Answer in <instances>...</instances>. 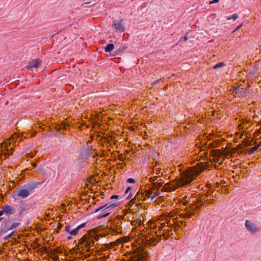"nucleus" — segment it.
<instances>
[{"label":"nucleus","instance_id":"5","mask_svg":"<svg viewBox=\"0 0 261 261\" xmlns=\"http://www.w3.org/2000/svg\"><path fill=\"white\" fill-rule=\"evenodd\" d=\"M94 244L93 238L88 236H83L79 240V245L81 249L83 251H86V252H89L90 251V248L93 247Z\"/></svg>","mask_w":261,"mask_h":261},{"label":"nucleus","instance_id":"20","mask_svg":"<svg viewBox=\"0 0 261 261\" xmlns=\"http://www.w3.org/2000/svg\"><path fill=\"white\" fill-rule=\"evenodd\" d=\"M225 65L224 63L223 62H220V63H219L217 64H216L213 68L214 69H218V68H221V67H223Z\"/></svg>","mask_w":261,"mask_h":261},{"label":"nucleus","instance_id":"34","mask_svg":"<svg viewBox=\"0 0 261 261\" xmlns=\"http://www.w3.org/2000/svg\"><path fill=\"white\" fill-rule=\"evenodd\" d=\"M118 159L120 160V161H124V158L123 156H120L118 158Z\"/></svg>","mask_w":261,"mask_h":261},{"label":"nucleus","instance_id":"21","mask_svg":"<svg viewBox=\"0 0 261 261\" xmlns=\"http://www.w3.org/2000/svg\"><path fill=\"white\" fill-rule=\"evenodd\" d=\"M15 232V230L12 231V232L10 233H9L8 235L5 237L4 240H7L11 238L14 234Z\"/></svg>","mask_w":261,"mask_h":261},{"label":"nucleus","instance_id":"12","mask_svg":"<svg viewBox=\"0 0 261 261\" xmlns=\"http://www.w3.org/2000/svg\"><path fill=\"white\" fill-rule=\"evenodd\" d=\"M122 20H114L113 22V27L117 31L123 32L125 31V27L122 24Z\"/></svg>","mask_w":261,"mask_h":261},{"label":"nucleus","instance_id":"33","mask_svg":"<svg viewBox=\"0 0 261 261\" xmlns=\"http://www.w3.org/2000/svg\"><path fill=\"white\" fill-rule=\"evenodd\" d=\"M118 198V196L116 195H113L111 197V199H117Z\"/></svg>","mask_w":261,"mask_h":261},{"label":"nucleus","instance_id":"23","mask_svg":"<svg viewBox=\"0 0 261 261\" xmlns=\"http://www.w3.org/2000/svg\"><path fill=\"white\" fill-rule=\"evenodd\" d=\"M126 48L125 46L120 47L116 50V54L118 55L123 51Z\"/></svg>","mask_w":261,"mask_h":261},{"label":"nucleus","instance_id":"6","mask_svg":"<svg viewBox=\"0 0 261 261\" xmlns=\"http://www.w3.org/2000/svg\"><path fill=\"white\" fill-rule=\"evenodd\" d=\"M147 253L141 247L134 250V252L130 258L126 261H145Z\"/></svg>","mask_w":261,"mask_h":261},{"label":"nucleus","instance_id":"14","mask_svg":"<svg viewBox=\"0 0 261 261\" xmlns=\"http://www.w3.org/2000/svg\"><path fill=\"white\" fill-rule=\"evenodd\" d=\"M85 224H86L85 223H83V224L79 225L78 226H77L75 228L72 229V230L70 232V234H71L72 236L76 235L79 233V230L85 226Z\"/></svg>","mask_w":261,"mask_h":261},{"label":"nucleus","instance_id":"22","mask_svg":"<svg viewBox=\"0 0 261 261\" xmlns=\"http://www.w3.org/2000/svg\"><path fill=\"white\" fill-rule=\"evenodd\" d=\"M239 17L238 14H233L232 16H227V20H230L231 19H233V20H236Z\"/></svg>","mask_w":261,"mask_h":261},{"label":"nucleus","instance_id":"2","mask_svg":"<svg viewBox=\"0 0 261 261\" xmlns=\"http://www.w3.org/2000/svg\"><path fill=\"white\" fill-rule=\"evenodd\" d=\"M196 177V166L189 168L181 174V177L176 180L175 183L165 184L164 189L166 191L175 190L178 187L191 183Z\"/></svg>","mask_w":261,"mask_h":261},{"label":"nucleus","instance_id":"36","mask_svg":"<svg viewBox=\"0 0 261 261\" xmlns=\"http://www.w3.org/2000/svg\"><path fill=\"white\" fill-rule=\"evenodd\" d=\"M158 185L159 187L160 188V187H162L163 184H162V182H161V183H158Z\"/></svg>","mask_w":261,"mask_h":261},{"label":"nucleus","instance_id":"16","mask_svg":"<svg viewBox=\"0 0 261 261\" xmlns=\"http://www.w3.org/2000/svg\"><path fill=\"white\" fill-rule=\"evenodd\" d=\"M207 153V152H205V151H203V150L202 148H201L199 152L198 153H197V161L198 160L199 157H200L201 158H205V156H204L203 155H205Z\"/></svg>","mask_w":261,"mask_h":261},{"label":"nucleus","instance_id":"37","mask_svg":"<svg viewBox=\"0 0 261 261\" xmlns=\"http://www.w3.org/2000/svg\"><path fill=\"white\" fill-rule=\"evenodd\" d=\"M196 202H197V204H198V198L197 197V201H196Z\"/></svg>","mask_w":261,"mask_h":261},{"label":"nucleus","instance_id":"24","mask_svg":"<svg viewBox=\"0 0 261 261\" xmlns=\"http://www.w3.org/2000/svg\"><path fill=\"white\" fill-rule=\"evenodd\" d=\"M65 230L66 232L69 233V234L70 233V232L72 230L71 229V227L68 225H66L65 228Z\"/></svg>","mask_w":261,"mask_h":261},{"label":"nucleus","instance_id":"38","mask_svg":"<svg viewBox=\"0 0 261 261\" xmlns=\"http://www.w3.org/2000/svg\"><path fill=\"white\" fill-rule=\"evenodd\" d=\"M62 206H63V207H64V206H65L64 204H62Z\"/></svg>","mask_w":261,"mask_h":261},{"label":"nucleus","instance_id":"1","mask_svg":"<svg viewBox=\"0 0 261 261\" xmlns=\"http://www.w3.org/2000/svg\"><path fill=\"white\" fill-rule=\"evenodd\" d=\"M16 209L8 204L2 206L0 210V237L10 230L16 231L20 225V220L14 219L11 215L14 214Z\"/></svg>","mask_w":261,"mask_h":261},{"label":"nucleus","instance_id":"3","mask_svg":"<svg viewBox=\"0 0 261 261\" xmlns=\"http://www.w3.org/2000/svg\"><path fill=\"white\" fill-rule=\"evenodd\" d=\"M38 184L39 183L34 181H31L28 182L27 184L21 186L15 191L14 198L15 199H17L19 198L22 199L27 198L35 192V190L36 189Z\"/></svg>","mask_w":261,"mask_h":261},{"label":"nucleus","instance_id":"8","mask_svg":"<svg viewBox=\"0 0 261 261\" xmlns=\"http://www.w3.org/2000/svg\"><path fill=\"white\" fill-rule=\"evenodd\" d=\"M156 238L152 234H148L146 236V241L150 245L155 246L156 243L161 240V236L160 234H156Z\"/></svg>","mask_w":261,"mask_h":261},{"label":"nucleus","instance_id":"31","mask_svg":"<svg viewBox=\"0 0 261 261\" xmlns=\"http://www.w3.org/2000/svg\"><path fill=\"white\" fill-rule=\"evenodd\" d=\"M243 25V23L241 24L240 25H239L238 27H237L236 28V29L233 31V33L235 32L236 31H237V30H238L239 29H240L241 28V27Z\"/></svg>","mask_w":261,"mask_h":261},{"label":"nucleus","instance_id":"19","mask_svg":"<svg viewBox=\"0 0 261 261\" xmlns=\"http://www.w3.org/2000/svg\"><path fill=\"white\" fill-rule=\"evenodd\" d=\"M136 199H138V201L141 200V194L139 192L137 193L135 198L132 199V201H133L134 203H135L136 202Z\"/></svg>","mask_w":261,"mask_h":261},{"label":"nucleus","instance_id":"30","mask_svg":"<svg viewBox=\"0 0 261 261\" xmlns=\"http://www.w3.org/2000/svg\"><path fill=\"white\" fill-rule=\"evenodd\" d=\"M219 0H213V1H210L209 2V4L211 5V4L217 3L219 2Z\"/></svg>","mask_w":261,"mask_h":261},{"label":"nucleus","instance_id":"28","mask_svg":"<svg viewBox=\"0 0 261 261\" xmlns=\"http://www.w3.org/2000/svg\"><path fill=\"white\" fill-rule=\"evenodd\" d=\"M192 33V31H191L189 32L187 34L186 36H185L184 37V40H185V41H186V40L188 39V36H190V34H191Z\"/></svg>","mask_w":261,"mask_h":261},{"label":"nucleus","instance_id":"4","mask_svg":"<svg viewBox=\"0 0 261 261\" xmlns=\"http://www.w3.org/2000/svg\"><path fill=\"white\" fill-rule=\"evenodd\" d=\"M116 203H107L106 204L99 207L95 210L94 213H97L100 212V214L97 216L98 219H100L106 217L110 215L109 211L113 208L117 206Z\"/></svg>","mask_w":261,"mask_h":261},{"label":"nucleus","instance_id":"25","mask_svg":"<svg viewBox=\"0 0 261 261\" xmlns=\"http://www.w3.org/2000/svg\"><path fill=\"white\" fill-rule=\"evenodd\" d=\"M163 81V79L162 78H161L158 80H156L154 82H153L152 84V85L153 86L154 85H156L158 83H159V82H160L161 81Z\"/></svg>","mask_w":261,"mask_h":261},{"label":"nucleus","instance_id":"29","mask_svg":"<svg viewBox=\"0 0 261 261\" xmlns=\"http://www.w3.org/2000/svg\"><path fill=\"white\" fill-rule=\"evenodd\" d=\"M117 244H118V243L116 242H115L111 243L110 244V246L111 248H113V247H114V246H115Z\"/></svg>","mask_w":261,"mask_h":261},{"label":"nucleus","instance_id":"7","mask_svg":"<svg viewBox=\"0 0 261 261\" xmlns=\"http://www.w3.org/2000/svg\"><path fill=\"white\" fill-rule=\"evenodd\" d=\"M246 229L251 233H256L260 231V228L256 224L251 220H246L245 223Z\"/></svg>","mask_w":261,"mask_h":261},{"label":"nucleus","instance_id":"10","mask_svg":"<svg viewBox=\"0 0 261 261\" xmlns=\"http://www.w3.org/2000/svg\"><path fill=\"white\" fill-rule=\"evenodd\" d=\"M195 203L196 202L195 201H192V203L189 204L186 208V213L185 215L189 219L194 216V212L196 210Z\"/></svg>","mask_w":261,"mask_h":261},{"label":"nucleus","instance_id":"9","mask_svg":"<svg viewBox=\"0 0 261 261\" xmlns=\"http://www.w3.org/2000/svg\"><path fill=\"white\" fill-rule=\"evenodd\" d=\"M231 91L234 96L237 97H244L246 94V90L240 86L234 87Z\"/></svg>","mask_w":261,"mask_h":261},{"label":"nucleus","instance_id":"32","mask_svg":"<svg viewBox=\"0 0 261 261\" xmlns=\"http://www.w3.org/2000/svg\"><path fill=\"white\" fill-rule=\"evenodd\" d=\"M130 190H132V188L128 187L125 191V194H127Z\"/></svg>","mask_w":261,"mask_h":261},{"label":"nucleus","instance_id":"18","mask_svg":"<svg viewBox=\"0 0 261 261\" xmlns=\"http://www.w3.org/2000/svg\"><path fill=\"white\" fill-rule=\"evenodd\" d=\"M19 216H21L23 212L26 211V208L24 207V204L23 203H21L20 205H19Z\"/></svg>","mask_w":261,"mask_h":261},{"label":"nucleus","instance_id":"13","mask_svg":"<svg viewBox=\"0 0 261 261\" xmlns=\"http://www.w3.org/2000/svg\"><path fill=\"white\" fill-rule=\"evenodd\" d=\"M197 176H198V174L202 172L203 170L205 169L206 165L205 163L203 162H199L197 163Z\"/></svg>","mask_w":261,"mask_h":261},{"label":"nucleus","instance_id":"27","mask_svg":"<svg viewBox=\"0 0 261 261\" xmlns=\"http://www.w3.org/2000/svg\"><path fill=\"white\" fill-rule=\"evenodd\" d=\"M7 150H8V149ZM12 151L13 150L11 149V150L10 151V152H5L4 153V155H5L6 157L9 156L10 155H11L12 154Z\"/></svg>","mask_w":261,"mask_h":261},{"label":"nucleus","instance_id":"17","mask_svg":"<svg viewBox=\"0 0 261 261\" xmlns=\"http://www.w3.org/2000/svg\"><path fill=\"white\" fill-rule=\"evenodd\" d=\"M114 48V45L112 43H110L107 45L105 47V51L106 52H110Z\"/></svg>","mask_w":261,"mask_h":261},{"label":"nucleus","instance_id":"35","mask_svg":"<svg viewBox=\"0 0 261 261\" xmlns=\"http://www.w3.org/2000/svg\"><path fill=\"white\" fill-rule=\"evenodd\" d=\"M132 194H129V195H128L127 198V199H130V198H132Z\"/></svg>","mask_w":261,"mask_h":261},{"label":"nucleus","instance_id":"39","mask_svg":"<svg viewBox=\"0 0 261 261\" xmlns=\"http://www.w3.org/2000/svg\"><path fill=\"white\" fill-rule=\"evenodd\" d=\"M257 133H260L259 130H258Z\"/></svg>","mask_w":261,"mask_h":261},{"label":"nucleus","instance_id":"26","mask_svg":"<svg viewBox=\"0 0 261 261\" xmlns=\"http://www.w3.org/2000/svg\"><path fill=\"white\" fill-rule=\"evenodd\" d=\"M126 181L128 183H135V180L132 178H129L127 179Z\"/></svg>","mask_w":261,"mask_h":261},{"label":"nucleus","instance_id":"15","mask_svg":"<svg viewBox=\"0 0 261 261\" xmlns=\"http://www.w3.org/2000/svg\"><path fill=\"white\" fill-rule=\"evenodd\" d=\"M260 145H261V142L258 145L250 148L248 151V154H252L254 153V152L260 146Z\"/></svg>","mask_w":261,"mask_h":261},{"label":"nucleus","instance_id":"11","mask_svg":"<svg viewBox=\"0 0 261 261\" xmlns=\"http://www.w3.org/2000/svg\"><path fill=\"white\" fill-rule=\"evenodd\" d=\"M42 64V61L39 59L33 60L30 62L28 65V69H32L33 68L37 69Z\"/></svg>","mask_w":261,"mask_h":261}]
</instances>
